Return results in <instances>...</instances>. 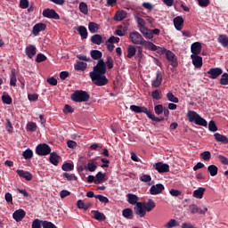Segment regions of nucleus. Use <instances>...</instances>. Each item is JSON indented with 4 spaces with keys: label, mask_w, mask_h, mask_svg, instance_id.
<instances>
[{
    "label": "nucleus",
    "mask_w": 228,
    "mask_h": 228,
    "mask_svg": "<svg viewBox=\"0 0 228 228\" xmlns=\"http://www.w3.org/2000/svg\"><path fill=\"white\" fill-rule=\"evenodd\" d=\"M130 110L131 111H134V113H145L148 118H150L153 122H163V120H165V118L163 117L158 118L154 114H151V111H149V109L144 106L131 105Z\"/></svg>",
    "instance_id": "nucleus-1"
},
{
    "label": "nucleus",
    "mask_w": 228,
    "mask_h": 228,
    "mask_svg": "<svg viewBox=\"0 0 228 228\" xmlns=\"http://www.w3.org/2000/svg\"><path fill=\"white\" fill-rule=\"evenodd\" d=\"M187 118L189 122H194L196 126H202V127H208V121L204 118L200 117L195 110H189L187 112Z\"/></svg>",
    "instance_id": "nucleus-2"
},
{
    "label": "nucleus",
    "mask_w": 228,
    "mask_h": 228,
    "mask_svg": "<svg viewBox=\"0 0 228 228\" xmlns=\"http://www.w3.org/2000/svg\"><path fill=\"white\" fill-rule=\"evenodd\" d=\"M71 101L74 102H88L90 101V93L83 90H76L71 94Z\"/></svg>",
    "instance_id": "nucleus-3"
},
{
    "label": "nucleus",
    "mask_w": 228,
    "mask_h": 228,
    "mask_svg": "<svg viewBox=\"0 0 228 228\" xmlns=\"http://www.w3.org/2000/svg\"><path fill=\"white\" fill-rule=\"evenodd\" d=\"M106 72H108V69L106 68V63L104 62V60L100 59L97 64L93 68V71L89 73V76L106 74Z\"/></svg>",
    "instance_id": "nucleus-4"
},
{
    "label": "nucleus",
    "mask_w": 228,
    "mask_h": 228,
    "mask_svg": "<svg viewBox=\"0 0 228 228\" xmlns=\"http://www.w3.org/2000/svg\"><path fill=\"white\" fill-rule=\"evenodd\" d=\"M92 82L96 86H106L108 85L109 80L108 77H106V74H101V75H89Z\"/></svg>",
    "instance_id": "nucleus-5"
},
{
    "label": "nucleus",
    "mask_w": 228,
    "mask_h": 228,
    "mask_svg": "<svg viewBox=\"0 0 228 228\" xmlns=\"http://www.w3.org/2000/svg\"><path fill=\"white\" fill-rule=\"evenodd\" d=\"M51 152V146L47 143H40L36 147L37 156H47Z\"/></svg>",
    "instance_id": "nucleus-6"
},
{
    "label": "nucleus",
    "mask_w": 228,
    "mask_h": 228,
    "mask_svg": "<svg viewBox=\"0 0 228 228\" xmlns=\"http://www.w3.org/2000/svg\"><path fill=\"white\" fill-rule=\"evenodd\" d=\"M42 15L45 19H53V20H60V14H58V12H56L54 9H44Z\"/></svg>",
    "instance_id": "nucleus-7"
},
{
    "label": "nucleus",
    "mask_w": 228,
    "mask_h": 228,
    "mask_svg": "<svg viewBox=\"0 0 228 228\" xmlns=\"http://www.w3.org/2000/svg\"><path fill=\"white\" fill-rule=\"evenodd\" d=\"M153 168H155L159 174H167V172H170V166L163 162L155 163Z\"/></svg>",
    "instance_id": "nucleus-8"
},
{
    "label": "nucleus",
    "mask_w": 228,
    "mask_h": 228,
    "mask_svg": "<svg viewBox=\"0 0 228 228\" xmlns=\"http://www.w3.org/2000/svg\"><path fill=\"white\" fill-rule=\"evenodd\" d=\"M130 40L136 45H143V42H145V39H143V37L139 32L130 33Z\"/></svg>",
    "instance_id": "nucleus-9"
},
{
    "label": "nucleus",
    "mask_w": 228,
    "mask_h": 228,
    "mask_svg": "<svg viewBox=\"0 0 228 228\" xmlns=\"http://www.w3.org/2000/svg\"><path fill=\"white\" fill-rule=\"evenodd\" d=\"M223 73L224 70L221 68H211L206 74H208L209 79H217Z\"/></svg>",
    "instance_id": "nucleus-10"
},
{
    "label": "nucleus",
    "mask_w": 228,
    "mask_h": 228,
    "mask_svg": "<svg viewBox=\"0 0 228 228\" xmlns=\"http://www.w3.org/2000/svg\"><path fill=\"white\" fill-rule=\"evenodd\" d=\"M166 58L172 67H177V65H179V63L177 62V57L172 51H167Z\"/></svg>",
    "instance_id": "nucleus-11"
},
{
    "label": "nucleus",
    "mask_w": 228,
    "mask_h": 228,
    "mask_svg": "<svg viewBox=\"0 0 228 228\" xmlns=\"http://www.w3.org/2000/svg\"><path fill=\"white\" fill-rule=\"evenodd\" d=\"M134 211L135 215L140 216V218H143L147 213L145 207H143V202H138L137 205L134 208Z\"/></svg>",
    "instance_id": "nucleus-12"
},
{
    "label": "nucleus",
    "mask_w": 228,
    "mask_h": 228,
    "mask_svg": "<svg viewBox=\"0 0 228 228\" xmlns=\"http://www.w3.org/2000/svg\"><path fill=\"white\" fill-rule=\"evenodd\" d=\"M47 25L45 23L39 22L34 25L32 33L35 37H38V35H40V31H45Z\"/></svg>",
    "instance_id": "nucleus-13"
},
{
    "label": "nucleus",
    "mask_w": 228,
    "mask_h": 228,
    "mask_svg": "<svg viewBox=\"0 0 228 228\" xmlns=\"http://www.w3.org/2000/svg\"><path fill=\"white\" fill-rule=\"evenodd\" d=\"M163 83V73L160 70H158L156 73V78L152 81V88H159Z\"/></svg>",
    "instance_id": "nucleus-14"
},
{
    "label": "nucleus",
    "mask_w": 228,
    "mask_h": 228,
    "mask_svg": "<svg viewBox=\"0 0 228 228\" xmlns=\"http://www.w3.org/2000/svg\"><path fill=\"white\" fill-rule=\"evenodd\" d=\"M191 56H197L202 53V45L200 42H195L191 45Z\"/></svg>",
    "instance_id": "nucleus-15"
},
{
    "label": "nucleus",
    "mask_w": 228,
    "mask_h": 228,
    "mask_svg": "<svg viewBox=\"0 0 228 228\" xmlns=\"http://www.w3.org/2000/svg\"><path fill=\"white\" fill-rule=\"evenodd\" d=\"M163 190H165V185L163 183H157L151 187L150 193L151 195H159V193L163 192Z\"/></svg>",
    "instance_id": "nucleus-16"
},
{
    "label": "nucleus",
    "mask_w": 228,
    "mask_h": 228,
    "mask_svg": "<svg viewBox=\"0 0 228 228\" xmlns=\"http://www.w3.org/2000/svg\"><path fill=\"white\" fill-rule=\"evenodd\" d=\"M189 211L191 215H197V213H199L200 215H206V211H208V208H204V210H202L197 205L191 204L189 206Z\"/></svg>",
    "instance_id": "nucleus-17"
},
{
    "label": "nucleus",
    "mask_w": 228,
    "mask_h": 228,
    "mask_svg": "<svg viewBox=\"0 0 228 228\" xmlns=\"http://www.w3.org/2000/svg\"><path fill=\"white\" fill-rule=\"evenodd\" d=\"M16 174H18L19 177H20L21 179H25L26 181H31V179H33V175L29 173V171L18 169L16 171Z\"/></svg>",
    "instance_id": "nucleus-18"
},
{
    "label": "nucleus",
    "mask_w": 228,
    "mask_h": 228,
    "mask_svg": "<svg viewBox=\"0 0 228 228\" xmlns=\"http://www.w3.org/2000/svg\"><path fill=\"white\" fill-rule=\"evenodd\" d=\"M174 26L177 31H181L183 29V26L184 25V19L182 16H176L174 18Z\"/></svg>",
    "instance_id": "nucleus-19"
},
{
    "label": "nucleus",
    "mask_w": 228,
    "mask_h": 228,
    "mask_svg": "<svg viewBox=\"0 0 228 228\" xmlns=\"http://www.w3.org/2000/svg\"><path fill=\"white\" fill-rule=\"evenodd\" d=\"M25 216L26 211H24V209H18L12 214V218H14L17 222H22Z\"/></svg>",
    "instance_id": "nucleus-20"
},
{
    "label": "nucleus",
    "mask_w": 228,
    "mask_h": 228,
    "mask_svg": "<svg viewBox=\"0 0 228 228\" xmlns=\"http://www.w3.org/2000/svg\"><path fill=\"white\" fill-rule=\"evenodd\" d=\"M195 69L202 68V58L200 55H191Z\"/></svg>",
    "instance_id": "nucleus-21"
},
{
    "label": "nucleus",
    "mask_w": 228,
    "mask_h": 228,
    "mask_svg": "<svg viewBox=\"0 0 228 228\" xmlns=\"http://www.w3.org/2000/svg\"><path fill=\"white\" fill-rule=\"evenodd\" d=\"M49 161L52 163V165H54V167H58V163H60V159L61 157L59 156L56 152H50Z\"/></svg>",
    "instance_id": "nucleus-22"
},
{
    "label": "nucleus",
    "mask_w": 228,
    "mask_h": 228,
    "mask_svg": "<svg viewBox=\"0 0 228 228\" xmlns=\"http://www.w3.org/2000/svg\"><path fill=\"white\" fill-rule=\"evenodd\" d=\"M214 138L216 142H218L219 143H223L224 145H227L228 143V138L225 135H223L219 133L214 134Z\"/></svg>",
    "instance_id": "nucleus-23"
},
{
    "label": "nucleus",
    "mask_w": 228,
    "mask_h": 228,
    "mask_svg": "<svg viewBox=\"0 0 228 228\" xmlns=\"http://www.w3.org/2000/svg\"><path fill=\"white\" fill-rule=\"evenodd\" d=\"M91 213L94 216L93 217L94 220H97L98 222H103V220H106V216L102 212L98 210H92Z\"/></svg>",
    "instance_id": "nucleus-24"
},
{
    "label": "nucleus",
    "mask_w": 228,
    "mask_h": 228,
    "mask_svg": "<svg viewBox=\"0 0 228 228\" xmlns=\"http://www.w3.org/2000/svg\"><path fill=\"white\" fill-rule=\"evenodd\" d=\"M139 31L142 33V37H144V38H148V40H152V38H154L152 29L147 28V27L141 28Z\"/></svg>",
    "instance_id": "nucleus-25"
},
{
    "label": "nucleus",
    "mask_w": 228,
    "mask_h": 228,
    "mask_svg": "<svg viewBox=\"0 0 228 228\" xmlns=\"http://www.w3.org/2000/svg\"><path fill=\"white\" fill-rule=\"evenodd\" d=\"M25 53L28 56V58H33V56H35L37 54V47H35V45H30L26 47L25 49Z\"/></svg>",
    "instance_id": "nucleus-26"
},
{
    "label": "nucleus",
    "mask_w": 228,
    "mask_h": 228,
    "mask_svg": "<svg viewBox=\"0 0 228 228\" xmlns=\"http://www.w3.org/2000/svg\"><path fill=\"white\" fill-rule=\"evenodd\" d=\"M126 198H127V202L129 204H131L132 206H137L138 200H140V198H138V196H136V194L128 193V194H126Z\"/></svg>",
    "instance_id": "nucleus-27"
},
{
    "label": "nucleus",
    "mask_w": 228,
    "mask_h": 228,
    "mask_svg": "<svg viewBox=\"0 0 228 228\" xmlns=\"http://www.w3.org/2000/svg\"><path fill=\"white\" fill-rule=\"evenodd\" d=\"M122 215L124 218H126L127 220H133V218H134V213L133 212V208L123 209Z\"/></svg>",
    "instance_id": "nucleus-28"
},
{
    "label": "nucleus",
    "mask_w": 228,
    "mask_h": 228,
    "mask_svg": "<svg viewBox=\"0 0 228 228\" xmlns=\"http://www.w3.org/2000/svg\"><path fill=\"white\" fill-rule=\"evenodd\" d=\"M217 42L222 45V47H228V36L225 34L219 35Z\"/></svg>",
    "instance_id": "nucleus-29"
},
{
    "label": "nucleus",
    "mask_w": 228,
    "mask_h": 228,
    "mask_svg": "<svg viewBox=\"0 0 228 228\" xmlns=\"http://www.w3.org/2000/svg\"><path fill=\"white\" fill-rule=\"evenodd\" d=\"M205 191L206 188L199 187L197 190L193 191L192 197H194V199H202L204 197Z\"/></svg>",
    "instance_id": "nucleus-30"
},
{
    "label": "nucleus",
    "mask_w": 228,
    "mask_h": 228,
    "mask_svg": "<svg viewBox=\"0 0 228 228\" xmlns=\"http://www.w3.org/2000/svg\"><path fill=\"white\" fill-rule=\"evenodd\" d=\"M77 31L78 32V34L80 35L82 39H86L88 38V30L86 29V27L85 26H79L77 28Z\"/></svg>",
    "instance_id": "nucleus-31"
},
{
    "label": "nucleus",
    "mask_w": 228,
    "mask_h": 228,
    "mask_svg": "<svg viewBox=\"0 0 228 228\" xmlns=\"http://www.w3.org/2000/svg\"><path fill=\"white\" fill-rule=\"evenodd\" d=\"M143 207L147 213H151V211H152V209L156 208V203L154 202V200H149L147 203H143Z\"/></svg>",
    "instance_id": "nucleus-32"
},
{
    "label": "nucleus",
    "mask_w": 228,
    "mask_h": 228,
    "mask_svg": "<svg viewBox=\"0 0 228 228\" xmlns=\"http://www.w3.org/2000/svg\"><path fill=\"white\" fill-rule=\"evenodd\" d=\"M91 206L92 203H85L83 200H78L77 201V207L78 208V209H84V211H86Z\"/></svg>",
    "instance_id": "nucleus-33"
},
{
    "label": "nucleus",
    "mask_w": 228,
    "mask_h": 228,
    "mask_svg": "<svg viewBox=\"0 0 228 228\" xmlns=\"http://www.w3.org/2000/svg\"><path fill=\"white\" fill-rule=\"evenodd\" d=\"M74 67L75 70H80L81 72H85V70H86V67H88V64L84 61H77Z\"/></svg>",
    "instance_id": "nucleus-34"
},
{
    "label": "nucleus",
    "mask_w": 228,
    "mask_h": 228,
    "mask_svg": "<svg viewBox=\"0 0 228 228\" xmlns=\"http://www.w3.org/2000/svg\"><path fill=\"white\" fill-rule=\"evenodd\" d=\"M143 47H146V49H149V51H158V46L154 45V43L151 41H145L142 45Z\"/></svg>",
    "instance_id": "nucleus-35"
},
{
    "label": "nucleus",
    "mask_w": 228,
    "mask_h": 228,
    "mask_svg": "<svg viewBox=\"0 0 228 228\" xmlns=\"http://www.w3.org/2000/svg\"><path fill=\"white\" fill-rule=\"evenodd\" d=\"M126 17H127V12H126V11H118L115 13L114 19L115 20H124V19H126Z\"/></svg>",
    "instance_id": "nucleus-36"
},
{
    "label": "nucleus",
    "mask_w": 228,
    "mask_h": 228,
    "mask_svg": "<svg viewBox=\"0 0 228 228\" xmlns=\"http://www.w3.org/2000/svg\"><path fill=\"white\" fill-rule=\"evenodd\" d=\"M90 54H91V58L93 60H102L101 58H102V52L99 51V50H92L90 52Z\"/></svg>",
    "instance_id": "nucleus-37"
},
{
    "label": "nucleus",
    "mask_w": 228,
    "mask_h": 228,
    "mask_svg": "<svg viewBox=\"0 0 228 228\" xmlns=\"http://www.w3.org/2000/svg\"><path fill=\"white\" fill-rule=\"evenodd\" d=\"M91 42L93 44H95L96 45H101V44H102V36L99 34H95L92 36Z\"/></svg>",
    "instance_id": "nucleus-38"
},
{
    "label": "nucleus",
    "mask_w": 228,
    "mask_h": 228,
    "mask_svg": "<svg viewBox=\"0 0 228 228\" xmlns=\"http://www.w3.org/2000/svg\"><path fill=\"white\" fill-rule=\"evenodd\" d=\"M106 179V174H102V172H98L96 174V179L94 180V184H101Z\"/></svg>",
    "instance_id": "nucleus-39"
},
{
    "label": "nucleus",
    "mask_w": 228,
    "mask_h": 228,
    "mask_svg": "<svg viewBox=\"0 0 228 228\" xmlns=\"http://www.w3.org/2000/svg\"><path fill=\"white\" fill-rule=\"evenodd\" d=\"M208 172L210 174L211 177L218 175V167L215 165H210L208 167Z\"/></svg>",
    "instance_id": "nucleus-40"
},
{
    "label": "nucleus",
    "mask_w": 228,
    "mask_h": 228,
    "mask_svg": "<svg viewBox=\"0 0 228 228\" xmlns=\"http://www.w3.org/2000/svg\"><path fill=\"white\" fill-rule=\"evenodd\" d=\"M86 168L89 172H95V170H97V164H95V160L94 159L89 160Z\"/></svg>",
    "instance_id": "nucleus-41"
},
{
    "label": "nucleus",
    "mask_w": 228,
    "mask_h": 228,
    "mask_svg": "<svg viewBox=\"0 0 228 228\" xmlns=\"http://www.w3.org/2000/svg\"><path fill=\"white\" fill-rule=\"evenodd\" d=\"M134 19L136 20L137 26L139 28V30L142 28H146L145 24H147V22H145V20H143L142 17L140 16H134Z\"/></svg>",
    "instance_id": "nucleus-42"
},
{
    "label": "nucleus",
    "mask_w": 228,
    "mask_h": 228,
    "mask_svg": "<svg viewBox=\"0 0 228 228\" xmlns=\"http://www.w3.org/2000/svg\"><path fill=\"white\" fill-rule=\"evenodd\" d=\"M11 86H17V77L15 75V69H12L10 75Z\"/></svg>",
    "instance_id": "nucleus-43"
},
{
    "label": "nucleus",
    "mask_w": 228,
    "mask_h": 228,
    "mask_svg": "<svg viewBox=\"0 0 228 228\" xmlns=\"http://www.w3.org/2000/svg\"><path fill=\"white\" fill-rule=\"evenodd\" d=\"M88 29L90 31V33H97L99 31V24L91 21L88 24Z\"/></svg>",
    "instance_id": "nucleus-44"
},
{
    "label": "nucleus",
    "mask_w": 228,
    "mask_h": 228,
    "mask_svg": "<svg viewBox=\"0 0 228 228\" xmlns=\"http://www.w3.org/2000/svg\"><path fill=\"white\" fill-rule=\"evenodd\" d=\"M167 99L170 102H175V104H177V102H179V98H177L175 95H174V93H172V92H168L167 94Z\"/></svg>",
    "instance_id": "nucleus-45"
},
{
    "label": "nucleus",
    "mask_w": 228,
    "mask_h": 228,
    "mask_svg": "<svg viewBox=\"0 0 228 228\" xmlns=\"http://www.w3.org/2000/svg\"><path fill=\"white\" fill-rule=\"evenodd\" d=\"M200 158L203 161H210L211 160V151H206L200 153Z\"/></svg>",
    "instance_id": "nucleus-46"
},
{
    "label": "nucleus",
    "mask_w": 228,
    "mask_h": 228,
    "mask_svg": "<svg viewBox=\"0 0 228 228\" xmlns=\"http://www.w3.org/2000/svg\"><path fill=\"white\" fill-rule=\"evenodd\" d=\"M61 169L64 172H72V170H74V164L66 162L62 165Z\"/></svg>",
    "instance_id": "nucleus-47"
},
{
    "label": "nucleus",
    "mask_w": 228,
    "mask_h": 228,
    "mask_svg": "<svg viewBox=\"0 0 228 228\" xmlns=\"http://www.w3.org/2000/svg\"><path fill=\"white\" fill-rule=\"evenodd\" d=\"M79 10L84 15H88V4H86V3L81 2L79 4Z\"/></svg>",
    "instance_id": "nucleus-48"
},
{
    "label": "nucleus",
    "mask_w": 228,
    "mask_h": 228,
    "mask_svg": "<svg viewBox=\"0 0 228 228\" xmlns=\"http://www.w3.org/2000/svg\"><path fill=\"white\" fill-rule=\"evenodd\" d=\"M113 58L111 56H107V61H105V67H107L108 70H111L114 67Z\"/></svg>",
    "instance_id": "nucleus-49"
},
{
    "label": "nucleus",
    "mask_w": 228,
    "mask_h": 228,
    "mask_svg": "<svg viewBox=\"0 0 228 228\" xmlns=\"http://www.w3.org/2000/svg\"><path fill=\"white\" fill-rule=\"evenodd\" d=\"M166 228L179 227V222L175 219H170L168 223L165 224Z\"/></svg>",
    "instance_id": "nucleus-50"
},
{
    "label": "nucleus",
    "mask_w": 228,
    "mask_h": 228,
    "mask_svg": "<svg viewBox=\"0 0 228 228\" xmlns=\"http://www.w3.org/2000/svg\"><path fill=\"white\" fill-rule=\"evenodd\" d=\"M22 156L24 159H31V158H33V150L27 149L23 151Z\"/></svg>",
    "instance_id": "nucleus-51"
},
{
    "label": "nucleus",
    "mask_w": 228,
    "mask_h": 228,
    "mask_svg": "<svg viewBox=\"0 0 228 228\" xmlns=\"http://www.w3.org/2000/svg\"><path fill=\"white\" fill-rule=\"evenodd\" d=\"M136 54V47L130 45L127 48V58H133Z\"/></svg>",
    "instance_id": "nucleus-52"
},
{
    "label": "nucleus",
    "mask_w": 228,
    "mask_h": 228,
    "mask_svg": "<svg viewBox=\"0 0 228 228\" xmlns=\"http://www.w3.org/2000/svg\"><path fill=\"white\" fill-rule=\"evenodd\" d=\"M27 131L29 133H35L37 131V123L29 122L27 124Z\"/></svg>",
    "instance_id": "nucleus-53"
},
{
    "label": "nucleus",
    "mask_w": 228,
    "mask_h": 228,
    "mask_svg": "<svg viewBox=\"0 0 228 228\" xmlns=\"http://www.w3.org/2000/svg\"><path fill=\"white\" fill-rule=\"evenodd\" d=\"M152 99H155L156 101H159L161 99V90L157 89L151 93Z\"/></svg>",
    "instance_id": "nucleus-54"
},
{
    "label": "nucleus",
    "mask_w": 228,
    "mask_h": 228,
    "mask_svg": "<svg viewBox=\"0 0 228 228\" xmlns=\"http://www.w3.org/2000/svg\"><path fill=\"white\" fill-rule=\"evenodd\" d=\"M208 129L212 133H216V131H218V127L216 126V124L213 120L209 121Z\"/></svg>",
    "instance_id": "nucleus-55"
},
{
    "label": "nucleus",
    "mask_w": 228,
    "mask_h": 228,
    "mask_svg": "<svg viewBox=\"0 0 228 228\" xmlns=\"http://www.w3.org/2000/svg\"><path fill=\"white\" fill-rule=\"evenodd\" d=\"M44 221L40 220V219H35L32 222V228H42Z\"/></svg>",
    "instance_id": "nucleus-56"
},
{
    "label": "nucleus",
    "mask_w": 228,
    "mask_h": 228,
    "mask_svg": "<svg viewBox=\"0 0 228 228\" xmlns=\"http://www.w3.org/2000/svg\"><path fill=\"white\" fill-rule=\"evenodd\" d=\"M2 101H3L4 104H12V96L8 95V94H4L2 96Z\"/></svg>",
    "instance_id": "nucleus-57"
},
{
    "label": "nucleus",
    "mask_w": 228,
    "mask_h": 228,
    "mask_svg": "<svg viewBox=\"0 0 228 228\" xmlns=\"http://www.w3.org/2000/svg\"><path fill=\"white\" fill-rule=\"evenodd\" d=\"M98 200H100V202H102L103 204H108V202H110V200L103 196V195H101V194H98V195H95L94 196Z\"/></svg>",
    "instance_id": "nucleus-58"
},
{
    "label": "nucleus",
    "mask_w": 228,
    "mask_h": 228,
    "mask_svg": "<svg viewBox=\"0 0 228 228\" xmlns=\"http://www.w3.org/2000/svg\"><path fill=\"white\" fill-rule=\"evenodd\" d=\"M47 57L44 53H38L36 58L37 63H42V61H45Z\"/></svg>",
    "instance_id": "nucleus-59"
},
{
    "label": "nucleus",
    "mask_w": 228,
    "mask_h": 228,
    "mask_svg": "<svg viewBox=\"0 0 228 228\" xmlns=\"http://www.w3.org/2000/svg\"><path fill=\"white\" fill-rule=\"evenodd\" d=\"M220 85L227 86L228 85V74L224 73L220 79Z\"/></svg>",
    "instance_id": "nucleus-60"
},
{
    "label": "nucleus",
    "mask_w": 228,
    "mask_h": 228,
    "mask_svg": "<svg viewBox=\"0 0 228 228\" xmlns=\"http://www.w3.org/2000/svg\"><path fill=\"white\" fill-rule=\"evenodd\" d=\"M154 111L156 115H161L164 111L163 105L162 104L155 105Z\"/></svg>",
    "instance_id": "nucleus-61"
},
{
    "label": "nucleus",
    "mask_w": 228,
    "mask_h": 228,
    "mask_svg": "<svg viewBox=\"0 0 228 228\" xmlns=\"http://www.w3.org/2000/svg\"><path fill=\"white\" fill-rule=\"evenodd\" d=\"M20 8H21L22 10H26V8H29V1L20 0Z\"/></svg>",
    "instance_id": "nucleus-62"
},
{
    "label": "nucleus",
    "mask_w": 228,
    "mask_h": 228,
    "mask_svg": "<svg viewBox=\"0 0 228 228\" xmlns=\"http://www.w3.org/2000/svg\"><path fill=\"white\" fill-rule=\"evenodd\" d=\"M43 228H58V227H56V224L49 221H43Z\"/></svg>",
    "instance_id": "nucleus-63"
},
{
    "label": "nucleus",
    "mask_w": 228,
    "mask_h": 228,
    "mask_svg": "<svg viewBox=\"0 0 228 228\" xmlns=\"http://www.w3.org/2000/svg\"><path fill=\"white\" fill-rule=\"evenodd\" d=\"M218 159L222 165H228V159L224 155H219Z\"/></svg>",
    "instance_id": "nucleus-64"
}]
</instances>
